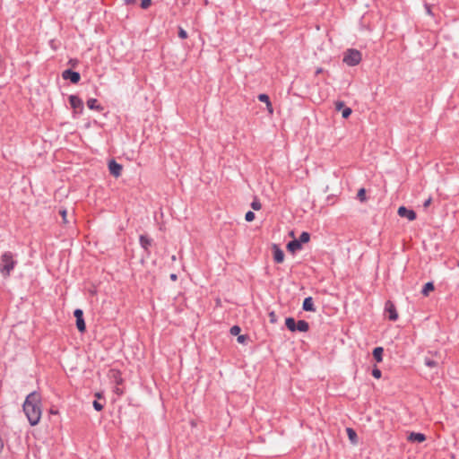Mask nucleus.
Segmentation results:
<instances>
[{
	"mask_svg": "<svg viewBox=\"0 0 459 459\" xmlns=\"http://www.w3.org/2000/svg\"><path fill=\"white\" fill-rule=\"evenodd\" d=\"M139 241L141 247L147 251L149 247L152 245V239L146 235H141Z\"/></svg>",
	"mask_w": 459,
	"mask_h": 459,
	"instance_id": "13",
	"label": "nucleus"
},
{
	"mask_svg": "<svg viewBox=\"0 0 459 459\" xmlns=\"http://www.w3.org/2000/svg\"><path fill=\"white\" fill-rule=\"evenodd\" d=\"M178 37L183 39L187 38V32L181 27L178 29Z\"/></svg>",
	"mask_w": 459,
	"mask_h": 459,
	"instance_id": "28",
	"label": "nucleus"
},
{
	"mask_svg": "<svg viewBox=\"0 0 459 459\" xmlns=\"http://www.w3.org/2000/svg\"><path fill=\"white\" fill-rule=\"evenodd\" d=\"M434 290V284L433 282H427L422 290H421V293L424 295V296H428L429 294L430 291Z\"/></svg>",
	"mask_w": 459,
	"mask_h": 459,
	"instance_id": "20",
	"label": "nucleus"
},
{
	"mask_svg": "<svg viewBox=\"0 0 459 459\" xmlns=\"http://www.w3.org/2000/svg\"><path fill=\"white\" fill-rule=\"evenodd\" d=\"M152 4V0H142L141 7L143 9H147Z\"/></svg>",
	"mask_w": 459,
	"mask_h": 459,
	"instance_id": "31",
	"label": "nucleus"
},
{
	"mask_svg": "<svg viewBox=\"0 0 459 459\" xmlns=\"http://www.w3.org/2000/svg\"><path fill=\"white\" fill-rule=\"evenodd\" d=\"M240 333V327L238 326V325H233L231 328H230V333L232 335H238V333Z\"/></svg>",
	"mask_w": 459,
	"mask_h": 459,
	"instance_id": "30",
	"label": "nucleus"
},
{
	"mask_svg": "<svg viewBox=\"0 0 459 459\" xmlns=\"http://www.w3.org/2000/svg\"><path fill=\"white\" fill-rule=\"evenodd\" d=\"M251 207L255 210V211H258L261 209L262 205L260 204V202L258 200H254L251 204Z\"/></svg>",
	"mask_w": 459,
	"mask_h": 459,
	"instance_id": "27",
	"label": "nucleus"
},
{
	"mask_svg": "<svg viewBox=\"0 0 459 459\" xmlns=\"http://www.w3.org/2000/svg\"><path fill=\"white\" fill-rule=\"evenodd\" d=\"M40 396L37 392L29 394L23 403L22 409L31 426L39 423L41 417Z\"/></svg>",
	"mask_w": 459,
	"mask_h": 459,
	"instance_id": "1",
	"label": "nucleus"
},
{
	"mask_svg": "<svg viewBox=\"0 0 459 459\" xmlns=\"http://www.w3.org/2000/svg\"><path fill=\"white\" fill-rule=\"evenodd\" d=\"M408 440L411 441V442L421 443V442L426 440V437L422 433L411 432L408 436Z\"/></svg>",
	"mask_w": 459,
	"mask_h": 459,
	"instance_id": "11",
	"label": "nucleus"
},
{
	"mask_svg": "<svg viewBox=\"0 0 459 459\" xmlns=\"http://www.w3.org/2000/svg\"><path fill=\"white\" fill-rule=\"evenodd\" d=\"M59 214L62 216L63 223L67 226L68 230L71 231L70 235L75 233L74 224L75 219L73 213L68 214L66 210L59 211Z\"/></svg>",
	"mask_w": 459,
	"mask_h": 459,
	"instance_id": "4",
	"label": "nucleus"
},
{
	"mask_svg": "<svg viewBox=\"0 0 459 459\" xmlns=\"http://www.w3.org/2000/svg\"><path fill=\"white\" fill-rule=\"evenodd\" d=\"M69 102L74 112L82 113L83 110V102L79 97L71 95L69 97Z\"/></svg>",
	"mask_w": 459,
	"mask_h": 459,
	"instance_id": "5",
	"label": "nucleus"
},
{
	"mask_svg": "<svg viewBox=\"0 0 459 459\" xmlns=\"http://www.w3.org/2000/svg\"><path fill=\"white\" fill-rule=\"evenodd\" d=\"M247 340V336L246 335H238V342L239 343H244Z\"/></svg>",
	"mask_w": 459,
	"mask_h": 459,
	"instance_id": "38",
	"label": "nucleus"
},
{
	"mask_svg": "<svg viewBox=\"0 0 459 459\" xmlns=\"http://www.w3.org/2000/svg\"><path fill=\"white\" fill-rule=\"evenodd\" d=\"M430 204H431V198H429V199H427V200L424 202L423 206L426 208V207H428Z\"/></svg>",
	"mask_w": 459,
	"mask_h": 459,
	"instance_id": "39",
	"label": "nucleus"
},
{
	"mask_svg": "<svg viewBox=\"0 0 459 459\" xmlns=\"http://www.w3.org/2000/svg\"><path fill=\"white\" fill-rule=\"evenodd\" d=\"M51 413H57V411H55L53 409L50 410Z\"/></svg>",
	"mask_w": 459,
	"mask_h": 459,
	"instance_id": "46",
	"label": "nucleus"
},
{
	"mask_svg": "<svg viewBox=\"0 0 459 459\" xmlns=\"http://www.w3.org/2000/svg\"><path fill=\"white\" fill-rule=\"evenodd\" d=\"M302 307L305 311L314 312L316 307L314 306L313 299L311 297H307L304 299Z\"/></svg>",
	"mask_w": 459,
	"mask_h": 459,
	"instance_id": "12",
	"label": "nucleus"
},
{
	"mask_svg": "<svg viewBox=\"0 0 459 459\" xmlns=\"http://www.w3.org/2000/svg\"><path fill=\"white\" fill-rule=\"evenodd\" d=\"M344 108H345V105H344V103L342 101H337L335 103V108L337 110H342Z\"/></svg>",
	"mask_w": 459,
	"mask_h": 459,
	"instance_id": "35",
	"label": "nucleus"
},
{
	"mask_svg": "<svg viewBox=\"0 0 459 459\" xmlns=\"http://www.w3.org/2000/svg\"><path fill=\"white\" fill-rule=\"evenodd\" d=\"M342 61L350 66L357 65L361 61V53L357 49H348L344 53Z\"/></svg>",
	"mask_w": 459,
	"mask_h": 459,
	"instance_id": "3",
	"label": "nucleus"
},
{
	"mask_svg": "<svg viewBox=\"0 0 459 459\" xmlns=\"http://www.w3.org/2000/svg\"><path fill=\"white\" fill-rule=\"evenodd\" d=\"M321 73H323V68H321V67L317 68L316 71V74H319Z\"/></svg>",
	"mask_w": 459,
	"mask_h": 459,
	"instance_id": "41",
	"label": "nucleus"
},
{
	"mask_svg": "<svg viewBox=\"0 0 459 459\" xmlns=\"http://www.w3.org/2000/svg\"><path fill=\"white\" fill-rule=\"evenodd\" d=\"M287 248H288V250H289L290 252L294 253V252H296V251H298V250L301 249V245L299 244V241H297L296 239H294V240H292V241H290V242H289V243H288V245H287Z\"/></svg>",
	"mask_w": 459,
	"mask_h": 459,
	"instance_id": "15",
	"label": "nucleus"
},
{
	"mask_svg": "<svg viewBox=\"0 0 459 459\" xmlns=\"http://www.w3.org/2000/svg\"><path fill=\"white\" fill-rule=\"evenodd\" d=\"M424 363L429 368H436L438 365V361L437 360L432 359L428 358V357L425 358Z\"/></svg>",
	"mask_w": 459,
	"mask_h": 459,
	"instance_id": "22",
	"label": "nucleus"
},
{
	"mask_svg": "<svg viewBox=\"0 0 459 459\" xmlns=\"http://www.w3.org/2000/svg\"><path fill=\"white\" fill-rule=\"evenodd\" d=\"M273 250L274 262H276L277 264L282 263L284 260L283 251L277 245L273 246Z\"/></svg>",
	"mask_w": 459,
	"mask_h": 459,
	"instance_id": "10",
	"label": "nucleus"
},
{
	"mask_svg": "<svg viewBox=\"0 0 459 459\" xmlns=\"http://www.w3.org/2000/svg\"><path fill=\"white\" fill-rule=\"evenodd\" d=\"M372 376L375 377V378H380L381 377V370L375 368L373 370H372Z\"/></svg>",
	"mask_w": 459,
	"mask_h": 459,
	"instance_id": "32",
	"label": "nucleus"
},
{
	"mask_svg": "<svg viewBox=\"0 0 459 459\" xmlns=\"http://www.w3.org/2000/svg\"><path fill=\"white\" fill-rule=\"evenodd\" d=\"M346 432H347L348 437L351 440V442L352 444H356L357 443V433H356V431L353 429H351V428H347Z\"/></svg>",
	"mask_w": 459,
	"mask_h": 459,
	"instance_id": "19",
	"label": "nucleus"
},
{
	"mask_svg": "<svg viewBox=\"0 0 459 459\" xmlns=\"http://www.w3.org/2000/svg\"><path fill=\"white\" fill-rule=\"evenodd\" d=\"M245 219L247 221H252L255 219V213L251 211L247 212L245 215Z\"/></svg>",
	"mask_w": 459,
	"mask_h": 459,
	"instance_id": "29",
	"label": "nucleus"
},
{
	"mask_svg": "<svg viewBox=\"0 0 459 459\" xmlns=\"http://www.w3.org/2000/svg\"><path fill=\"white\" fill-rule=\"evenodd\" d=\"M384 349L382 347H377L373 350V357L377 362H381L383 359Z\"/></svg>",
	"mask_w": 459,
	"mask_h": 459,
	"instance_id": "18",
	"label": "nucleus"
},
{
	"mask_svg": "<svg viewBox=\"0 0 459 459\" xmlns=\"http://www.w3.org/2000/svg\"><path fill=\"white\" fill-rule=\"evenodd\" d=\"M74 316L76 317V319L78 318H83V313L81 309H76L74 311Z\"/></svg>",
	"mask_w": 459,
	"mask_h": 459,
	"instance_id": "36",
	"label": "nucleus"
},
{
	"mask_svg": "<svg viewBox=\"0 0 459 459\" xmlns=\"http://www.w3.org/2000/svg\"><path fill=\"white\" fill-rule=\"evenodd\" d=\"M310 239V235L309 233L304 231L300 234L299 239H296L297 241L299 242V244L301 245L302 243H307L308 242Z\"/></svg>",
	"mask_w": 459,
	"mask_h": 459,
	"instance_id": "21",
	"label": "nucleus"
},
{
	"mask_svg": "<svg viewBox=\"0 0 459 459\" xmlns=\"http://www.w3.org/2000/svg\"><path fill=\"white\" fill-rule=\"evenodd\" d=\"M351 114V109L348 107H345L342 110V116L343 118H347L350 117V115Z\"/></svg>",
	"mask_w": 459,
	"mask_h": 459,
	"instance_id": "26",
	"label": "nucleus"
},
{
	"mask_svg": "<svg viewBox=\"0 0 459 459\" xmlns=\"http://www.w3.org/2000/svg\"><path fill=\"white\" fill-rule=\"evenodd\" d=\"M269 317H270V322H271L272 324L276 323L277 318H276V315H275V313H274L273 311H272V312H270V313H269Z\"/></svg>",
	"mask_w": 459,
	"mask_h": 459,
	"instance_id": "34",
	"label": "nucleus"
},
{
	"mask_svg": "<svg viewBox=\"0 0 459 459\" xmlns=\"http://www.w3.org/2000/svg\"><path fill=\"white\" fill-rule=\"evenodd\" d=\"M50 43H51L52 47L55 48L54 47L55 40H51Z\"/></svg>",
	"mask_w": 459,
	"mask_h": 459,
	"instance_id": "45",
	"label": "nucleus"
},
{
	"mask_svg": "<svg viewBox=\"0 0 459 459\" xmlns=\"http://www.w3.org/2000/svg\"><path fill=\"white\" fill-rule=\"evenodd\" d=\"M257 98L261 102L265 103V105L270 101L269 96L264 93L259 94Z\"/></svg>",
	"mask_w": 459,
	"mask_h": 459,
	"instance_id": "25",
	"label": "nucleus"
},
{
	"mask_svg": "<svg viewBox=\"0 0 459 459\" xmlns=\"http://www.w3.org/2000/svg\"><path fill=\"white\" fill-rule=\"evenodd\" d=\"M108 169L112 176H114L115 178H118L122 173L123 167L116 160H111L108 162Z\"/></svg>",
	"mask_w": 459,
	"mask_h": 459,
	"instance_id": "8",
	"label": "nucleus"
},
{
	"mask_svg": "<svg viewBox=\"0 0 459 459\" xmlns=\"http://www.w3.org/2000/svg\"><path fill=\"white\" fill-rule=\"evenodd\" d=\"M76 326L80 332L85 331L86 326H85V322H84L83 318L76 319Z\"/></svg>",
	"mask_w": 459,
	"mask_h": 459,
	"instance_id": "23",
	"label": "nucleus"
},
{
	"mask_svg": "<svg viewBox=\"0 0 459 459\" xmlns=\"http://www.w3.org/2000/svg\"><path fill=\"white\" fill-rule=\"evenodd\" d=\"M70 63H71V65H74L75 64H77V60H74V61L71 60Z\"/></svg>",
	"mask_w": 459,
	"mask_h": 459,
	"instance_id": "43",
	"label": "nucleus"
},
{
	"mask_svg": "<svg viewBox=\"0 0 459 459\" xmlns=\"http://www.w3.org/2000/svg\"><path fill=\"white\" fill-rule=\"evenodd\" d=\"M285 325L290 332H296L297 322L293 317H287L285 319Z\"/></svg>",
	"mask_w": 459,
	"mask_h": 459,
	"instance_id": "17",
	"label": "nucleus"
},
{
	"mask_svg": "<svg viewBox=\"0 0 459 459\" xmlns=\"http://www.w3.org/2000/svg\"><path fill=\"white\" fill-rule=\"evenodd\" d=\"M458 267H459V261H458V264H457Z\"/></svg>",
	"mask_w": 459,
	"mask_h": 459,
	"instance_id": "47",
	"label": "nucleus"
},
{
	"mask_svg": "<svg viewBox=\"0 0 459 459\" xmlns=\"http://www.w3.org/2000/svg\"><path fill=\"white\" fill-rule=\"evenodd\" d=\"M385 311L388 313V318L392 321H395L398 318L394 305L391 301L385 303Z\"/></svg>",
	"mask_w": 459,
	"mask_h": 459,
	"instance_id": "9",
	"label": "nucleus"
},
{
	"mask_svg": "<svg viewBox=\"0 0 459 459\" xmlns=\"http://www.w3.org/2000/svg\"><path fill=\"white\" fill-rule=\"evenodd\" d=\"M93 407L98 411H101L103 409V405L100 403L97 402V401L93 402Z\"/></svg>",
	"mask_w": 459,
	"mask_h": 459,
	"instance_id": "33",
	"label": "nucleus"
},
{
	"mask_svg": "<svg viewBox=\"0 0 459 459\" xmlns=\"http://www.w3.org/2000/svg\"><path fill=\"white\" fill-rule=\"evenodd\" d=\"M170 279H171L172 281H176V280H177V275H176L175 273H172V274L170 275Z\"/></svg>",
	"mask_w": 459,
	"mask_h": 459,
	"instance_id": "42",
	"label": "nucleus"
},
{
	"mask_svg": "<svg viewBox=\"0 0 459 459\" xmlns=\"http://www.w3.org/2000/svg\"><path fill=\"white\" fill-rule=\"evenodd\" d=\"M62 77L65 80L71 81L73 83H77L81 79V75L79 73L72 71L70 69L65 70L62 73Z\"/></svg>",
	"mask_w": 459,
	"mask_h": 459,
	"instance_id": "6",
	"label": "nucleus"
},
{
	"mask_svg": "<svg viewBox=\"0 0 459 459\" xmlns=\"http://www.w3.org/2000/svg\"><path fill=\"white\" fill-rule=\"evenodd\" d=\"M397 213L400 217L407 218L410 221L416 219V213L413 210L407 209L404 206L398 208Z\"/></svg>",
	"mask_w": 459,
	"mask_h": 459,
	"instance_id": "7",
	"label": "nucleus"
},
{
	"mask_svg": "<svg viewBox=\"0 0 459 459\" xmlns=\"http://www.w3.org/2000/svg\"><path fill=\"white\" fill-rule=\"evenodd\" d=\"M16 261L11 252H4L0 258V273L4 277H8L16 265Z\"/></svg>",
	"mask_w": 459,
	"mask_h": 459,
	"instance_id": "2",
	"label": "nucleus"
},
{
	"mask_svg": "<svg viewBox=\"0 0 459 459\" xmlns=\"http://www.w3.org/2000/svg\"><path fill=\"white\" fill-rule=\"evenodd\" d=\"M87 106L90 109H94V110H102V107L98 104V100L96 99H89L87 100Z\"/></svg>",
	"mask_w": 459,
	"mask_h": 459,
	"instance_id": "16",
	"label": "nucleus"
},
{
	"mask_svg": "<svg viewBox=\"0 0 459 459\" xmlns=\"http://www.w3.org/2000/svg\"><path fill=\"white\" fill-rule=\"evenodd\" d=\"M266 109L268 111V113L270 115H273V105L271 103V101H269L267 104H266Z\"/></svg>",
	"mask_w": 459,
	"mask_h": 459,
	"instance_id": "37",
	"label": "nucleus"
},
{
	"mask_svg": "<svg viewBox=\"0 0 459 459\" xmlns=\"http://www.w3.org/2000/svg\"><path fill=\"white\" fill-rule=\"evenodd\" d=\"M309 330V325L305 320H299L297 322L296 331L306 333Z\"/></svg>",
	"mask_w": 459,
	"mask_h": 459,
	"instance_id": "14",
	"label": "nucleus"
},
{
	"mask_svg": "<svg viewBox=\"0 0 459 459\" xmlns=\"http://www.w3.org/2000/svg\"><path fill=\"white\" fill-rule=\"evenodd\" d=\"M427 12H428V13H429V14L431 13L430 9H429V6H427Z\"/></svg>",
	"mask_w": 459,
	"mask_h": 459,
	"instance_id": "44",
	"label": "nucleus"
},
{
	"mask_svg": "<svg viewBox=\"0 0 459 459\" xmlns=\"http://www.w3.org/2000/svg\"><path fill=\"white\" fill-rule=\"evenodd\" d=\"M127 4H133L136 3V0H125Z\"/></svg>",
	"mask_w": 459,
	"mask_h": 459,
	"instance_id": "40",
	"label": "nucleus"
},
{
	"mask_svg": "<svg viewBox=\"0 0 459 459\" xmlns=\"http://www.w3.org/2000/svg\"><path fill=\"white\" fill-rule=\"evenodd\" d=\"M357 196L359 199V201L364 202L366 200V190L364 188H360L358 191Z\"/></svg>",
	"mask_w": 459,
	"mask_h": 459,
	"instance_id": "24",
	"label": "nucleus"
}]
</instances>
